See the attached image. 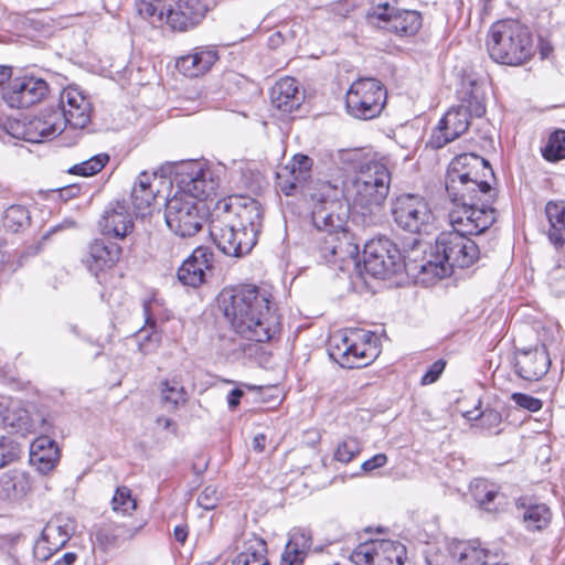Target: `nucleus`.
<instances>
[{
  "label": "nucleus",
  "instance_id": "423d86ee",
  "mask_svg": "<svg viewBox=\"0 0 565 565\" xmlns=\"http://www.w3.org/2000/svg\"><path fill=\"white\" fill-rule=\"evenodd\" d=\"M471 89L463 90L460 104L451 107L439 120L430 137V145L440 149L465 134L471 117L486 114L484 92L476 82H470Z\"/></svg>",
  "mask_w": 565,
  "mask_h": 565
},
{
  "label": "nucleus",
  "instance_id": "a211bd4d",
  "mask_svg": "<svg viewBox=\"0 0 565 565\" xmlns=\"http://www.w3.org/2000/svg\"><path fill=\"white\" fill-rule=\"evenodd\" d=\"M209 11L207 0H174L166 11V22L174 31L196 28Z\"/></svg>",
  "mask_w": 565,
  "mask_h": 565
},
{
  "label": "nucleus",
  "instance_id": "aec40b11",
  "mask_svg": "<svg viewBox=\"0 0 565 565\" xmlns=\"http://www.w3.org/2000/svg\"><path fill=\"white\" fill-rule=\"evenodd\" d=\"M551 366L550 354L544 345L516 350L514 371L525 381H539Z\"/></svg>",
  "mask_w": 565,
  "mask_h": 565
},
{
  "label": "nucleus",
  "instance_id": "cd10ccee",
  "mask_svg": "<svg viewBox=\"0 0 565 565\" xmlns=\"http://www.w3.org/2000/svg\"><path fill=\"white\" fill-rule=\"evenodd\" d=\"M60 459L56 443L47 437H39L31 445L30 460L41 473L54 469Z\"/></svg>",
  "mask_w": 565,
  "mask_h": 565
},
{
  "label": "nucleus",
  "instance_id": "4c0bfd02",
  "mask_svg": "<svg viewBox=\"0 0 565 565\" xmlns=\"http://www.w3.org/2000/svg\"><path fill=\"white\" fill-rule=\"evenodd\" d=\"M541 151L543 158L550 162L565 159V130L556 129L553 131Z\"/></svg>",
  "mask_w": 565,
  "mask_h": 565
},
{
  "label": "nucleus",
  "instance_id": "c85d7f7f",
  "mask_svg": "<svg viewBox=\"0 0 565 565\" xmlns=\"http://www.w3.org/2000/svg\"><path fill=\"white\" fill-rule=\"evenodd\" d=\"M311 546L312 537L308 530H294L281 555L280 565H302Z\"/></svg>",
  "mask_w": 565,
  "mask_h": 565
},
{
  "label": "nucleus",
  "instance_id": "5fc2aeb1",
  "mask_svg": "<svg viewBox=\"0 0 565 565\" xmlns=\"http://www.w3.org/2000/svg\"><path fill=\"white\" fill-rule=\"evenodd\" d=\"M498 491L488 490L482 498H478L479 504L487 511H491L490 503L498 497Z\"/></svg>",
  "mask_w": 565,
  "mask_h": 565
},
{
  "label": "nucleus",
  "instance_id": "9b49d317",
  "mask_svg": "<svg viewBox=\"0 0 565 565\" xmlns=\"http://www.w3.org/2000/svg\"><path fill=\"white\" fill-rule=\"evenodd\" d=\"M209 232L217 248L227 256L241 257L255 246L252 231L244 233L232 220V206L224 204L221 215L213 216Z\"/></svg>",
  "mask_w": 565,
  "mask_h": 565
},
{
  "label": "nucleus",
  "instance_id": "412c9836",
  "mask_svg": "<svg viewBox=\"0 0 565 565\" xmlns=\"http://www.w3.org/2000/svg\"><path fill=\"white\" fill-rule=\"evenodd\" d=\"M312 164L310 157L297 153L277 172V183L285 195H292L303 188L311 178Z\"/></svg>",
  "mask_w": 565,
  "mask_h": 565
},
{
  "label": "nucleus",
  "instance_id": "f8f14e48",
  "mask_svg": "<svg viewBox=\"0 0 565 565\" xmlns=\"http://www.w3.org/2000/svg\"><path fill=\"white\" fill-rule=\"evenodd\" d=\"M386 103V89L375 78H360L353 82L345 95L348 113L358 119L377 117Z\"/></svg>",
  "mask_w": 565,
  "mask_h": 565
},
{
  "label": "nucleus",
  "instance_id": "a18cd8bd",
  "mask_svg": "<svg viewBox=\"0 0 565 565\" xmlns=\"http://www.w3.org/2000/svg\"><path fill=\"white\" fill-rule=\"evenodd\" d=\"M511 399L520 408L526 409L531 413H536L542 409L543 402L540 398L533 397L524 393H512Z\"/></svg>",
  "mask_w": 565,
  "mask_h": 565
},
{
  "label": "nucleus",
  "instance_id": "0eeeda50",
  "mask_svg": "<svg viewBox=\"0 0 565 565\" xmlns=\"http://www.w3.org/2000/svg\"><path fill=\"white\" fill-rule=\"evenodd\" d=\"M422 247V242L414 238L412 250L403 255L397 245L387 237L370 239L364 244L363 249L364 268L373 277L382 279L403 268L415 271L413 266L418 260L414 254L423 252Z\"/></svg>",
  "mask_w": 565,
  "mask_h": 565
},
{
  "label": "nucleus",
  "instance_id": "6e6d98bb",
  "mask_svg": "<svg viewBox=\"0 0 565 565\" xmlns=\"http://www.w3.org/2000/svg\"><path fill=\"white\" fill-rule=\"evenodd\" d=\"M265 444H266V436L264 434H257L254 438H253V449L257 452H262L264 451L265 449Z\"/></svg>",
  "mask_w": 565,
  "mask_h": 565
},
{
  "label": "nucleus",
  "instance_id": "dca6fc26",
  "mask_svg": "<svg viewBox=\"0 0 565 565\" xmlns=\"http://www.w3.org/2000/svg\"><path fill=\"white\" fill-rule=\"evenodd\" d=\"M47 94L49 85L43 78L24 75L10 81L3 99L12 108H28L40 103Z\"/></svg>",
  "mask_w": 565,
  "mask_h": 565
},
{
  "label": "nucleus",
  "instance_id": "338daca9",
  "mask_svg": "<svg viewBox=\"0 0 565 565\" xmlns=\"http://www.w3.org/2000/svg\"><path fill=\"white\" fill-rule=\"evenodd\" d=\"M491 565H508L505 563H494V564H491Z\"/></svg>",
  "mask_w": 565,
  "mask_h": 565
},
{
  "label": "nucleus",
  "instance_id": "79ce46f5",
  "mask_svg": "<svg viewBox=\"0 0 565 565\" xmlns=\"http://www.w3.org/2000/svg\"><path fill=\"white\" fill-rule=\"evenodd\" d=\"M157 190H145L139 192L137 188H132L131 202L136 213L146 216L150 213L151 205L156 200Z\"/></svg>",
  "mask_w": 565,
  "mask_h": 565
},
{
  "label": "nucleus",
  "instance_id": "ddd939ff",
  "mask_svg": "<svg viewBox=\"0 0 565 565\" xmlns=\"http://www.w3.org/2000/svg\"><path fill=\"white\" fill-rule=\"evenodd\" d=\"M391 215L398 228L412 234L425 232L433 221V212L426 199L413 193H403L392 199Z\"/></svg>",
  "mask_w": 565,
  "mask_h": 565
},
{
  "label": "nucleus",
  "instance_id": "bf43d9fd",
  "mask_svg": "<svg viewBox=\"0 0 565 565\" xmlns=\"http://www.w3.org/2000/svg\"><path fill=\"white\" fill-rule=\"evenodd\" d=\"M12 70L9 66L0 65V86L11 78Z\"/></svg>",
  "mask_w": 565,
  "mask_h": 565
},
{
  "label": "nucleus",
  "instance_id": "bb28decb",
  "mask_svg": "<svg viewBox=\"0 0 565 565\" xmlns=\"http://www.w3.org/2000/svg\"><path fill=\"white\" fill-rule=\"evenodd\" d=\"M217 60L213 49L200 47L193 53L177 60V68L188 77H198L206 73Z\"/></svg>",
  "mask_w": 565,
  "mask_h": 565
},
{
  "label": "nucleus",
  "instance_id": "2f4dec72",
  "mask_svg": "<svg viewBox=\"0 0 565 565\" xmlns=\"http://www.w3.org/2000/svg\"><path fill=\"white\" fill-rule=\"evenodd\" d=\"M550 227L547 237L557 248L565 245V201H550L545 205Z\"/></svg>",
  "mask_w": 565,
  "mask_h": 565
},
{
  "label": "nucleus",
  "instance_id": "c9c22d12",
  "mask_svg": "<svg viewBox=\"0 0 565 565\" xmlns=\"http://www.w3.org/2000/svg\"><path fill=\"white\" fill-rule=\"evenodd\" d=\"M161 401L169 409H177L188 401V393L177 379L162 381L160 384Z\"/></svg>",
  "mask_w": 565,
  "mask_h": 565
},
{
  "label": "nucleus",
  "instance_id": "7c9ffc66",
  "mask_svg": "<svg viewBox=\"0 0 565 565\" xmlns=\"http://www.w3.org/2000/svg\"><path fill=\"white\" fill-rule=\"evenodd\" d=\"M65 129L64 119L58 109H46L30 121L29 130L34 137L52 138Z\"/></svg>",
  "mask_w": 565,
  "mask_h": 565
},
{
  "label": "nucleus",
  "instance_id": "e2e57ef3",
  "mask_svg": "<svg viewBox=\"0 0 565 565\" xmlns=\"http://www.w3.org/2000/svg\"><path fill=\"white\" fill-rule=\"evenodd\" d=\"M146 11L149 15H152L154 13V8H152L151 4H147Z\"/></svg>",
  "mask_w": 565,
  "mask_h": 565
},
{
  "label": "nucleus",
  "instance_id": "72a5a7b5",
  "mask_svg": "<svg viewBox=\"0 0 565 565\" xmlns=\"http://www.w3.org/2000/svg\"><path fill=\"white\" fill-rule=\"evenodd\" d=\"M232 565H269L266 541L252 534L245 541L244 550L232 561Z\"/></svg>",
  "mask_w": 565,
  "mask_h": 565
},
{
  "label": "nucleus",
  "instance_id": "603ef678",
  "mask_svg": "<svg viewBox=\"0 0 565 565\" xmlns=\"http://www.w3.org/2000/svg\"><path fill=\"white\" fill-rule=\"evenodd\" d=\"M156 177H157V173L150 174V173L143 171L138 175L137 181L134 184V188H137L139 192L145 191V190H154L152 188V180H154Z\"/></svg>",
  "mask_w": 565,
  "mask_h": 565
},
{
  "label": "nucleus",
  "instance_id": "4d7b16f0",
  "mask_svg": "<svg viewBox=\"0 0 565 565\" xmlns=\"http://www.w3.org/2000/svg\"><path fill=\"white\" fill-rule=\"evenodd\" d=\"M77 558V555L73 552L65 553L61 558L55 561L54 565H73Z\"/></svg>",
  "mask_w": 565,
  "mask_h": 565
},
{
  "label": "nucleus",
  "instance_id": "a878e982",
  "mask_svg": "<svg viewBox=\"0 0 565 565\" xmlns=\"http://www.w3.org/2000/svg\"><path fill=\"white\" fill-rule=\"evenodd\" d=\"M270 99L277 109L291 113L302 104L303 93L300 92L298 82L294 77H284L271 87Z\"/></svg>",
  "mask_w": 565,
  "mask_h": 565
},
{
  "label": "nucleus",
  "instance_id": "09e8293b",
  "mask_svg": "<svg viewBox=\"0 0 565 565\" xmlns=\"http://www.w3.org/2000/svg\"><path fill=\"white\" fill-rule=\"evenodd\" d=\"M446 362L444 360H437L434 362L428 371L422 376L420 384L428 385L435 383L444 372Z\"/></svg>",
  "mask_w": 565,
  "mask_h": 565
},
{
  "label": "nucleus",
  "instance_id": "37998d69",
  "mask_svg": "<svg viewBox=\"0 0 565 565\" xmlns=\"http://www.w3.org/2000/svg\"><path fill=\"white\" fill-rule=\"evenodd\" d=\"M113 510L129 514L137 507L136 500L131 497V491L127 487H119L116 489L111 500Z\"/></svg>",
  "mask_w": 565,
  "mask_h": 565
},
{
  "label": "nucleus",
  "instance_id": "de8ad7c7",
  "mask_svg": "<svg viewBox=\"0 0 565 565\" xmlns=\"http://www.w3.org/2000/svg\"><path fill=\"white\" fill-rule=\"evenodd\" d=\"M478 418L480 419L481 427L488 430L498 428L502 422L501 414L493 408L483 411L481 414H479Z\"/></svg>",
  "mask_w": 565,
  "mask_h": 565
},
{
  "label": "nucleus",
  "instance_id": "680f3d73",
  "mask_svg": "<svg viewBox=\"0 0 565 565\" xmlns=\"http://www.w3.org/2000/svg\"><path fill=\"white\" fill-rule=\"evenodd\" d=\"M68 330L74 334H78L76 324H68Z\"/></svg>",
  "mask_w": 565,
  "mask_h": 565
},
{
  "label": "nucleus",
  "instance_id": "4468645a",
  "mask_svg": "<svg viewBox=\"0 0 565 565\" xmlns=\"http://www.w3.org/2000/svg\"><path fill=\"white\" fill-rule=\"evenodd\" d=\"M394 0H376L366 13L370 24L399 35H413L422 26V15L413 10H399Z\"/></svg>",
  "mask_w": 565,
  "mask_h": 565
},
{
  "label": "nucleus",
  "instance_id": "393cba45",
  "mask_svg": "<svg viewBox=\"0 0 565 565\" xmlns=\"http://www.w3.org/2000/svg\"><path fill=\"white\" fill-rule=\"evenodd\" d=\"M103 234L125 238L134 228V220L124 202L110 203L99 221Z\"/></svg>",
  "mask_w": 565,
  "mask_h": 565
},
{
  "label": "nucleus",
  "instance_id": "4be33fe9",
  "mask_svg": "<svg viewBox=\"0 0 565 565\" xmlns=\"http://www.w3.org/2000/svg\"><path fill=\"white\" fill-rule=\"evenodd\" d=\"M74 532L75 522L73 520L64 516L50 520L42 531L41 541L35 545V553L39 554L42 548H45L47 553L41 557L47 559L66 545Z\"/></svg>",
  "mask_w": 565,
  "mask_h": 565
},
{
  "label": "nucleus",
  "instance_id": "1a4fd4ad",
  "mask_svg": "<svg viewBox=\"0 0 565 565\" xmlns=\"http://www.w3.org/2000/svg\"><path fill=\"white\" fill-rule=\"evenodd\" d=\"M375 337L371 332L358 330L338 331L330 337V358L345 369L364 367L379 355Z\"/></svg>",
  "mask_w": 565,
  "mask_h": 565
},
{
  "label": "nucleus",
  "instance_id": "58836bf2",
  "mask_svg": "<svg viewBox=\"0 0 565 565\" xmlns=\"http://www.w3.org/2000/svg\"><path fill=\"white\" fill-rule=\"evenodd\" d=\"M30 223L29 211L19 204L9 206L4 211L3 226L10 232H18Z\"/></svg>",
  "mask_w": 565,
  "mask_h": 565
},
{
  "label": "nucleus",
  "instance_id": "c03bdc74",
  "mask_svg": "<svg viewBox=\"0 0 565 565\" xmlns=\"http://www.w3.org/2000/svg\"><path fill=\"white\" fill-rule=\"evenodd\" d=\"M19 446L9 437H0V468L11 463L19 457Z\"/></svg>",
  "mask_w": 565,
  "mask_h": 565
},
{
  "label": "nucleus",
  "instance_id": "0e129e2a",
  "mask_svg": "<svg viewBox=\"0 0 565 565\" xmlns=\"http://www.w3.org/2000/svg\"><path fill=\"white\" fill-rule=\"evenodd\" d=\"M139 350L142 352V353H147L148 351L143 348V344L140 343L139 344Z\"/></svg>",
  "mask_w": 565,
  "mask_h": 565
},
{
  "label": "nucleus",
  "instance_id": "39448f33",
  "mask_svg": "<svg viewBox=\"0 0 565 565\" xmlns=\"http://www.w3.org/2000/svg\"><path fill=\"white\" fill-rule=\"evenodd\" d=\"M487 50L495 63L521 65L534 54L533 38L529 28L516 20L498 21L489 30Z\"/></svg>",
  "mask_w": 565,
  "mask_h": 565
},
{
  "label": "nucleus",
  "instance_id": "864d4df0",
  "mask_svg": "<svg viewBox=\"0 0 565 565\" xmlns=\"http://www.w3.org/2000/svg\"><path fill=\"white\" fill-rule=\"evenodd\" d=\"M244 392L241 388L232 390L227 395V404L231 409H235L241 402Z\"/></svg>",
  "mask_w": 565,
  "mask_h": 565
},
{
  "label": "nucleus",
  "instance_id": "8fccbe9b",
  "mask_svg": "<svg viewBox=\"0 0 565 565\" xmlns=\"http://www.w3.org/2000/svg\"><path fill=\"white\" fill-rule=\"evenodd\" d=\"M139 529L140 526L128 527L126 525H117L113 529L111 542L114 544H118L120 542L131 540L138 533Z\"/></svg>",
  "mask_w": 565,
  "mask_h": 565
},
{
  "label": "nucleus",
  "instance_id": "052dcab7",
  "mask_svg": "<svg viewBox=\"0 0 565 565\" xmlns=\"http://www.w3.org/2000/svg\"><path fill=\"white\" fill-rule=\"evenodd\" d=\"M157 424L164 429H169L170 426L174 425V423L170 418H167L164 416L158 417Z\"/></svg>",
  "mask_w": 565,
  "mask_h": 565
},
{
  "label": "nucleus",
  "instance_id": "49530a36",
  "mask_svg": "<svg viewBox=\"0 0 565 565\" xmlns=\"http://www.w3.org/2000/svg\"><path fill=\"white\" fill-rule=\"evenodd\" d=\"M221 494L214 486L205 487L198 497V504L204 510H213L216 508Z\"/></svg>",
  "mask_w": 565,
  "mask_h": 565
},
{
  "label": "nucleus",
  "instance_id": "7ed1b4c3",
  "mask_svg": "<svg viewBox=\"0 0 565 565\" xmlns=\"http://www.w3.org/2000/svg\"><path fill=\"white\" fill-rule=\"evenodd\" d=\"M218 307L235 332L249 341L267 342L280 331V319L270 307V295L256 286L222 290Z\"/></svg>",
  "mask_w": 565,
  "mask_h": 565
},
{
  "label": "nucleus",
  "instance_id": "13d9d810",
  "mask_svg": "<svg viewBox=\"0 0 565 565\" xmlns=\"http://www.w3.org/2000/svg\"><path fill=\"white\" fill-rule=\"evenodd\" d=\"M175 541L184 543L188 537V529L184 525H177L173 531Z\"/></svg>",
  "mask_w": 565,
  "mask_h": 565
},
{
  "label": "nucleus",
  "instance_id": "c756f323",
  "mask_svg": "<svg viewBox=\"0 0 565 565\" xmlns=\"http://www.w3.org/2000/svg\"><path fill=\"white\" fill-rule=\"evenodd\" d=\"M30 490L31 479L24 471L10 470L0 477V500H19Z\"/></svg>",
  "mask_w": 565,
  "mask_h": 565
},
{
  "label": "nucleus",
  "instance_id": "f03ea898",
  "mask_svg": "<svg viewBox=\"0 0 565 565\" xmlns=\"http://www.w3.org/2000/svg\"><path fill=\"white\" fill-rule=\"evenodd\" d=\"M341 194L342 191L330 182L320 183L311 193L317 248L320 257L331 264L344 263L359 254V244L348 227L350 204Z\"/></svg>",
  "mask_w": 565,
  "mask_h": 565
},
{
  "label": "nucleus",
  "instance_id": "f257e3e1",
  "mask_svg": "<svg viewBox=\"0 0 565 565\" xmlns=\"http://www.w3.org/2000/svg\"><path fill=\"white\" fill-rule=\"evenodd\" d=\"M494 179L489 162L480 156L463 153L451 160L446 175V191L454 203L449 212L452 231L466 236L479 235L495 221L491 206L495 190L487 177Z\"/></svg>",
  "mask_w": 565,
  "mask_h": 565
},
{
  "label": "nucleus",
  "instance_id": "473e14b6",
  "mask_svg": "<svg viewBox=\"0 0 565 565\" xmlns=\"http://www.w3.org/2000/svg\"><path fill=\"white\" fill-rule=\"evenodd\" d=\"M262 218L263 212L260 204L255 200H249L248 202L238 206L236 211H232V220L244 233H249L252 231L255 242Z\"/></svg>",
  "mask_w": 565,
  "mask_h": 565
},
{
  "label": "nucleus",
  "instance_id": "20e7f679",
  "mask_svg": "<svg viewBox=\"0 0 565 565\" xmlns=\"http://www.w3.org/2000/svg\"><path fill=\"white\" fill-rule=\"evenodd\" d=\"M479 255V246L475 241L451 230L437 236L428 256L415 262L413 269L443 279L449 277L455 268L470 267Z\"/></svg>",
  "mask_w": 565,
  "mask_h": 565
},
{
  "label": "nucleus",
  "instance_id": "f704fd0d",
  "mask_svg": "<svg viewBox=\"0 0 565 565\" xmlns=\"http://www.w3.org/2000/svg\"><path fill=\"white\" fill-rule=\"evenodd\" d=\"M457 565H491L486 561L487 552L467 542H457L450 548Z\"/></svg>",
  "mask_w": 565,
  "mask_h": 565
},
{
  "label": "nucleus",
  "instance_id": "5701e85b",
  "mask_svg": "<svg viewBox=\"0 0 565 565\" xmlns=\"http://www.w3.org/2000/svg\"><path fill=\"white\" fill-rule=\"evenodd\" d=\"M213 266V253L199 246L183 260L178 269L179 281L188 287L198 288L205 281L206 271Z\"/></svg>",
  "mask_w": 565,
  "mask_h": 565
},
{
  "label": "nucleus",
  "instance_id": "9d476101",
  "mask_svg": "<svg viewBox=\"0 0 565 565\" xmlns=\"http://www.w3.org/2000/svg\"><path fill=\"white\" fill-rule=\"evenodd\" d=\"M207 210L205 203L193 200L186 193H174L166 203V223L180 237H191L202 230Z\"/></svg>",
  "mask_w": 565,
  "mask_h": 565
},
{
  "label": "nucleus",
  "instance_id": "a19ab883",
  "mask_svg": "<svg viewBox=\"0 0 565 565\" xmlns=\"http://www.w3.org/2000/svg\"><path fill=\"white\" fill-rule=\"evenodd\" d=\"M362 443L359 438L348 436L335 447L333 458L341 463H349L362 451Z\"/></svg>",
  "mask_w": 565,
  "mask_h": 565
},
{
  "label": "nucleus",
  "instance_id": "2eb2a0df",
  "mask_svg": "<svg viewBox=\"0 0 565 565\" xmlns=\"http://www.w3.org/2000/svg\"><path fill=\"white\" fill-rule=\"evenodd\" d=\"M405 547L399 542L375 540L360 544L351 554L355 565H403Z\"/></svg>",
  "mask_w": 565,
  "mask_h": 565
},
{
  "label": "nucleus",
  "instance_id": "6ab92c4d",
  "mask_svg": "<svg viewBox=\"0 0 565 565\" xmlns=\"http://www.w3.org/2000/svg\"><path fill=\"white\" fill-rule=\"evenodd\" d=\"M65 127L83 129L90 121V103L77 87L68 86L61 92L57 108Z\"/></svg>",
  "mask_w": 565,
  "mask_h": 565
},
{
  "label": "nucleus",
  "instance_id": "b1692460",
  "mask_svg": "<svg viewBox=\"0 0 565 565\" xmlns=\"http://www.w3.org/2000/svg\"><path fill=\"white\" fill-rule=\"evenodd\" d=\"M121 252L117 243L95 239L88 245L82 262L97 277L100 271L113 268L119 262Z\"/></svg>",
  "mask_w": 565,
  "mask_h": 565
},
{
  "label": "nucleus",
  "instance_id": "69168bd1",
  "mask_svg": "<svg viewBox=\"0 0 565 565\" xmlns=\"http://www.w3.org/2000/svg\"><path fill=\"white\" fill-rule=\"evenodd\" d=\"M339 154L340 156H344V154H349V152H347V151H339Z\"/></svg>",
  "mask_w": 565,
  "mask_h": 565
},
{
  "label": "nucleus",
  "instance_id": "e433bc0d",
  "mask_svg": "<svg viewBox=\"0 0 565 565\" xmlns=\"http://www.w3.org/2000/svg\"><path fill=\"white\" fill-rule=\"evenodd\" d=\"M524 509L522 520L527 530H542L547 526L551 521L550 508L544 503L522 505Z\"/></svg>",
  "mask_w": 565,
  "mask_h": 565
},
{
  "label": "nucleus",
  "instance_id": "6e6552de",
  "mask_svg": "<svg viewBox=\"0 0 565 565\" xmlns=\"http://www.w3.org/2000/svg\"><path fill=\"white\" fill-rule=\"evenodd\" d=\"M391 185V172L380 161L366 163L359 175L345 189V201L369 212L385 202Z\"/></svg>",
  "mask_w": 565,
  "mask_h": 565
},
{
  "label": "nucleus",
  "instance_id": "f3484780",
  "mask_svg": "<svg viewBox=\"0 0 565 565\" xmlns=\"http://www.w3.org/2000/svg\"><path fill=\"white\" fill-rule=\"evenodd\" d=\"M179 183L180 191L177 193H186L193 200L204 203V201L217 195L221 179L218 173L211 168L191 166L181 175Z\"/></svg>",
  "mask_w": 565,
  "mask_h": 565
},
{
  "label": "nucleus",
  "instance_id": "ea45409f",
  "mask_svg": "<svg viewBox=\"0 0 565 565\" xmlns=\"http://www.w3.org/2000/svg\"><path fill=\"white\" fill-rule=\"evenodd\" d=\"M108 161L109 156L106 152H102L81 163L74 164L68 169V172L82 177H92L102 171Z\"/></svg>",
  "mask_w": 565,
  "mask_h": 565
},
{
  "label": "nucleus",
  "instance_id": "3c124183",
  "mask_svg": "<svg viewBox=\"0 0 565 565\" xmlns=\"http://www.w3.org/2000/svg\"><path fill=\"white\" fill-rule=\"evenodd\" d=\"M387 463V456L385 454H376L372 458L365 460L361 465V469L364 472H371L377 468H382Z\"/></svg>",
  "mask_w": 565,
  "mask_h": 565
}]
</instances>
